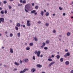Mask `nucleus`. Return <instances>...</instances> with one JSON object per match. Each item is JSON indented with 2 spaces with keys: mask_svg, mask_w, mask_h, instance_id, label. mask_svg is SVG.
<instances>
[{
  "mask_svg": "<svg viewBox=\"0 0 73 73\" xmlns=\"http://www.w3.org/2000/svg\"><path fill=\"white\" fill-rule=\"evenodd\" d=\"M29 8H30V6L29 5L27 4L25 6V11L27 13H29L28 10H29Z\"/></svg>",
  "mask_w": 73,
  "mask_h": 73,
  "instance_id": "obj_1",
  "label": "nucleus"
},
{
  "mask_svg": "<svg viewBox=\"0 0 73 73\" xmlns=\"http://www.w3.org/2000/svg\"><path fill=\"white\" fill-rule=\"evenodd\" d=\"M26 70H28V68H25L24 69L23 71L21 70L20 72V73H24L26 72Z\"/></svg>",
  "mask_w": 73,
  "mask_h": 73,
  "instance_id": "obj_2",
  "label": "nucleus"
},
{
  "mask_svg": "<svg viewBox=\"0 0 73 73\" xmlns=\"http://www.w3.org/2000/svg\"><path fill=\"white\" fill-rule=\"evenodd\" d=\"M29 60L27 58L23 60V62H28Z\"/></svg>",
  "mask_w": 73,
  "mask_h": 73,
  "instance_id": "obj_3",
  "label": "nucleus"
},
{
  "mask_svg": "<svg viewBox=\"0 0 73 73\" xmlns=\"http://www.w3.org/2000/svg\"><path fill=\"white\" fill-rule=\"evenodd\" d=\"M40 53H41V52H40V51H39L37 52L36 54V56H37V57H40Z\"/></svg>",
  "mask_w": 73,
  "mask_h": 73,
  "instance_id": "obj_4",
  "label": "nucleus"
},
{
  "mask_svg": "<svg viewBox=\"0 0 73 73\" xmlns=\"http://www.w3.org/2000/svg\"><path fill=\"white\" fill-rule=\"evenodd\" d=\"M0 20L2 23H4V19L3 18H0Z\"/></svg>",
  "mask_w": 73,
  "mask_h": 73,
  "instance_id": "obj_5",
  "label": "nucleus"
},
{
  "mask_svg": "<svg viewBox=\"0 0 73 73\" xmlns=\"http://www.w3.org/2000/svg\"><path fill=\"white\" fill-rule=\"evenodd\" d=\"M30 22V21H27V25L28 27H29L30 25H31V23H29Z\"/></svg>",
  "mask_w": 73,
  "mask_h": 73,
  "instance_id": "obj_6",
  "label": "nucleus"
},
{
  "mask_svg": "<svg viewBox=\"0 0 73 73\" xmlns=\"http://www.w3.org/2000/svg\"><path fill=\"white\" fill-rule=\"evenodd\" d=\"M14 64H15V65H17V66H19V65H20V64H19V63L18 62H15Z\"/></svg>",
  "mask_w": 73,
  "mask_h": 73,
  "instance_id": "obj_7",
  "label": "nucleus"
},
{
  "mask_svg": "<svg viewBox=\"0 0 73 73\" xmlns=\"http://www.w3.org/2000/svg\"><path fill=\"white\" fill-rule=\"evenodd\" d=\"M31 72H32V73H34L36 71V69L33 68L31 69Z\"/></svg>",
  "mask_w": 73,
  "mask_h": 73,
  "instance_id": "obj_8",
  "label": "nucleus"
},
{
  "mask_svg": "<svg viewBox=\"0 0 73 73\" xmlns=\"http://www.w3.org/2000/svg\"><path fill=\"white\" fill-rule=\"evenodd\" d=\"M66 35L67 36H70V35H71V33L70 32H68L67 33Z\"/></svg>",
  "mask_w": 73,
  "mask_h": 73,
  "instance_id": "obj_9",
  "label": "nucleus"
},
{
  "mask_svg": "<svg viewBox=\"0 0 73 73\" xmlns=\"http://www.w3.org/2000/svg\"><path fill=\"white\" fill-rule=\"evenodd\" d=\"M36 66L37 67H38V68H41V67H42V65L38 64L36 65Z\"/></svg>",
  "mask_w": 73,
  "mask_h": 73,
  "instance_id": "obj_10",
  "label": "nucleus"
},
{
  "mask_svg": "<svg viewBox=\"0 0 73 73\" xmlns=\"http://www.w3.org/2000/svg\"><path fill=\"white\" fill-rule=\"evenodd\" d=\"M10 52L11 53H13V50L12 48H10Z\"/></svg>",
  "mask_w": 73,
  "mask_h": 73,
  "instance_id": "obj_11",
  "label": "nucleus"
},
{
  "mask_svg": "<svg viewBox=\"0 0 73 73\" xmlns=\"http://www.w3.org/2000/svg\"><path fill=\"white\" fill-rule=\"evenodd\" d=\"M65 64L66 65H69V62L68 61H66L65 62Z\"/></svg>",
  "mask_w": 73,
  "mask_h": 73,
  "instance_id": "obj_12",
  "label": "nucleus"
},
{
  "mask_svg": "<svg viewBox=\"0 0 73 73\" xmlns=\"http://www.w3.org/2000/svg\"><path fill=\"white\" fill-rule=\"evenodd\" d=\"M36 10H33L31 12V13H35V12H36Z\"/></svg>",
  "mask_w": 73,
  "mask_h": 73,
  "instance_id": "obj_13",
  "label": "nucleus"
},
{
  "mask_svg": "<svg viewBox=\"0 0 73 73\" xmlns=\"http://www.w3.org/2000/svg\"><path fill=\"white\" fill-rule=\"evenodd\" d=\"M50 42V41L49 40H47L46 41V44H49Z\"/></svg>",
  "mask_w": 73,
  "mask_h": 73,
  "instance_id": "obj_14",
  "label": "nucleus"
},
{
  "mask_svg": "<svg viewBox=\"0 0 73 73\" xmlns=\"http://www.w3.org/2000/svg\"><path fill=\"white\" fill-rule=\"evenodd\" d=\"M44 11H41V12H40V15L41 16H44Z\"/></svg>",
  "mask_w": 73,
  "mask_h": 73,
  "instance_id": "obj_15",
  "label": "nucleus"
},
{
  "mask_svg": "<svg viewBox=\"0 0 73 73\" xmlns=\"http://www.w3.org/2000/svg\"><path fill=\"white\" fill-rule=\"evenodd\" d=\"M46 16H48L49 15V13L48 12L46 13H45Z\"/></svg>",
  "mask_w": 73,
  "mask_h": 73,
  "instance_id": "obj_16",
  "label": "nucleus"
},
{
  "mask_svg": "<svg viewBox=\"0 0 73 73\" xmlns=\"http://www.w3.org/2000/svg\"><path fill=\"white\" fill-rule=\"evenodd\" d=\"M17 36L18 37H20L21 35H20V33H18L17 34Z\"/></svg>",
  "mask_w": 73,
  "mask_h": 73,
  "instance_id": "obj_17",
  "label": "nucleus"
},
{
  "mask_svg": "<svg viewBox=\"0 0 73 73\" xmlns=\"http://www.w3.org/2000/svg\"><path fill=\"white\" fill-rule=\"evenodd\" d=\"M56 58H57V59H59L60 58V56L58 55H57L56 56Z\"/></svg>",
  "mask_w": 73,
  "mask_h": 73,
  "instance_id": "obj_18",
  "label": "nucleus"
},
{
  "mask_svg": "<svg viewBox=\"0 0 73 73\" xmlns=\"http://www.w3.org/2000/svg\"><path fill=\"white\" fill-rule=\"evenodd\" d=\"M62 37V35H59L58 36V38H61Z\"/></svg>",
  "mask_w": 73,
  "mask_h": 73,
  "instance_id": "obj_19",
  "label": "nucleus"
},
{
  "mask_svg": "<svg viewBox=\"0 0 73 73\" xmlns=\"http://www.w3.org/2000/svg\"><path fill=\"white\" fill-rule=\"evenodd\" d=\"M17 27H19L20 26V23H17Z\"/></svg>",
  "mask_w": 73,
  "mask_h": 73,
  "instance_id": "obj_20",
  "label": "nucleus"
},
{
  "mask_svg": "<svg viewBox=\"0 0 73 73\" xmlns=\"http://www.w3.org/2000/svg\"><path fill=\"white\" fill-rule=\"evenodd\" d=\"M66 54L67 56H70V54L69 52H67L66 53Z\"/></svg>",
  "mask_w": 73,
  "mask_h": 73,
  "instance_id": "obj_21",
  "label": "nucleus"
},
{
  "mask_svg": "<svg viewBox=\"0 0 73 73\" xmlns=\"http://www.w3.org/2000/svg\"><path fill=\"white\" fill-rule=\"evenodd\" d=\"M60 61H61V62H63V61H64V58H60Z\"/></svg>",
  "mask_w": 73,
  "mask_h": 73,
  "instance_id": "obj_22",
  "label": "nucleus"
},
{
  "mask_svg": "<svg viewBox=\"0 0 73 73\" xmlns=\"http://www.w3.org/2000/svg\"><path fill=\"white\" fill-rule=\"evenodd\" d=\"M27 1L25 0H24L23 2L22 3L23 4H25L26 3Z\"/></svg>",
  "mask_w": 73,
  "mask_h": 73,
  "instance_id": "obj_23",
  "label": "nucleus"
},
{
  "mask_svg": "<svg viewBox=\"0 0 73 73\" xmlns=\"http://www.w3.org/2000/svg\"><path fill=\"white\" fill-rule=\"evenodd\" d=\"M29 45L30 46H33V43H31L29 44Z\"/></svg>",
  "mask_w": 73,
  "mask_h": 73,
  "instance_id": "obj_24",
  "label": "nucleus"
},
{
  "mask_svg": "<svg viewBox=\"0 0 73 73\" xmlns=\"http://www.w3.org/2000/svg\"><path fill=\"white\" fill-rule=\"evenodd\" d=\"M48 60L49 61H52V59L51 58H48Z\"/></svg>",
  "mask_w": 73,
  "mask_h": 73,
  "instance_id": "obj_25",
  "label": "nucleus"
},
{
  "mask_svg": "<svg viewBox=\"0 0 73 73\" xmlns=\"http://www.w3.org/2000/svg\"><path fill=\"white\" fill-rule=\"evenodd\" d=\"M30 48L29 47H27L26 48V50H30Z\"/></svg>",
  "mask_w": 73,
  "mask_h": 73,
  "instance_id": "obj_26",
  "label": "nucleus"
},
{
  "mask_svg": "<svg viewBox=\"0 0 73 73\" xmlns=\"http://www.w3.org/2000/svg\"><path fill=\"white\" fill-rule=\"evenodd\" d=\"M49 23H46L45 24V25L46 26V27H48V26H49Z\"/></svg>",
  "mask_w": 73,
  "mask_h": 73,
  "instance_id": "obj_27",
  "label": "nucleus"
},
{
  "mask_svg": "<svg viewBox=\"0 0 73 73\" xmlns=\"http://www.w3.org/2000/svg\"><path fill=\"white\" fill-rule=\"evenodd\" d=\"M42 45H43V46H45V45H46L45 43L43 42L42 43Z\"/></svg>",
  "mask_w": 73,
  "mask_h": 73,
  "instance_id": "obj_28",
  "label": "nucleus"
},
{
  "mask_svg": "<svg viewBox=\"0 0 73 73\" xmlns=\"http://www.w3.org/2000/svg\"><path fill=\"white\" fill-rule=\"evenodd\" d=\"M33 59L34 60H36V57H35V56H33Z\"/></svg>",
  "mask_w": 73,
  "mask_h": 73,
  "instance_id": "obj_29",
  "label": "nucleus"
},
{
  "mask_svg": "<svg viewBox=\"0 0 73 73\" xmlns=\"http://www.w3.org/2000/svg\"><path fill=\"white\" fill-rule=\"evenodd\" d=\"M37 38L35 37V38H34V40H35V41H37Z\"/></svg>",
  "mask_w": 73,
  "mask_h": 73,
  "instance_id": "obj_30",
  "label": "nucleus"
},
{
  "mask_svg": "<svg viewBox=\"0 0 73 73\" xmlns=\"http://www.w3.org/2000/svg\"><path fill=\"white\" fill-rule=\"evenodd\" d=\"M44 49H45V50H47L48 49V48L47 47H45L44 48Z\"/></svg>",
  "mask_w": 73,
  "mask_h": 73,
  "instance_id": "obj_31",
  "label": "nucleus"
},
{
  "mask_svg": "<svg viewBox=\"0 0 73 73\" xmlns=\"http://www.w3.org/2000/svg\"><path fill=\"white\" fill-rule=\"evenodd\" d=\"M10 37H12V36H13V34H12V33L10 34Z\"/></svg>",
  "mask_w": 73,
  "mask_h": 73,
  "instance_id": "obj_32",
  "label": "nucleus"
},
{
  "mask_svg": "<svg viewBox=\"0 0 73 73\" xmlns=\"http://www.w3.org/2000/svg\"><path fill=\"white\" fill-rule=\"evenodd\" d=\"M35 8L36 9H38V6H35Z\"/></svg>",
  "mask_w": 73,
  "mask_h": 73,
  "instance_id": "obj_33",
  "label": "nucleus"
},
{
  "mask_svg": "<svg viewBox=\"0 0 73 73\" xmlns=\"http://www.w3.org/2000/svg\"><path fill=\"white\" fill-rule=\"evenodd\" d=\"M1 14H4V11L3 10L1 11Z\"/></svg>",
  "mask_w": 73,
  "mask_h": 73,
  "instance_id": "obj_34",
  "label": "nucleus"
},
{
  "mask_svg": "<svg viewBox=\"0 0 73 73\" xmlns=\"http://www.w3.org/2000/svg\"><path fill=\"white\" fill-rule=\"evenodd\" d=\"M3 3L4 4H7V1H3Z\"/></svg>",
  "mask_w": 73,
  "mask_h": 73,
  "instance_id": "obj_35",
  "label": "nucleus"
},
{
  "mask_svg": "<svg viewBox=\"0 0 73 73\" xmlns=\"http://www.w3.org/2000/svg\"><path fill=\"white\" fill-rule=\"evenodd\" d=\"M22 5H21L20 4H18V6H19V7H22Z\"/></svg>",
  "mask_w": 73,
  "mask_h": 73,
  "instance_id": "obj_36",
  "label": "nucleus"
},
{
  "mask_svg": "<svg viewBox=\"0 0 73 73\" xmlns=\"http://www.w3.org/2000/svg\"><path fill=\"white\" fill-rule=\"evenodd\" d=\"M11 8H12V7H11V5H9V9H11Z\"/></svg>",
  "mask_w": 73,
  "mask_h": 73,
  "instance_id": "obj_37",
  "label": "nucleus"
},
{
  "mask_svg": "<svg viewBox=\"0 0 73 73\" xmlns=\"http://www.w3.org/2000/svg\"><path fill=\"white\" fill-rule=\"evenodd\" d=\"M59 9L60 10H62V7H59Z\"/></svg>",
  "mask_w": 73,
  "mask_h": 73,
  "instance_id": "obj_38",
  "label": "nucleus"
},
{
  "mask_svg": "<svg viewBox=\"0 0 73 73\" xmlns=\"http://www.w3.org/2000/svg\"><path fill=\"white\" fill-rule=\"evenodd\" d=\"M5 14H7V10H5Z\"/></svg>",
  "mask_w": 73,
  "mask_h": 73,
  "instance_id": "obj_39",
  "label": "nucleus"
},
{
  "mask_svg": "<svg viewBox=\"0 0 73 73\" xmlns=\"http://www.w3.org/2000/svg\"><path fill=\"white\" fill-rule=\"evenodd\" d=\"M15 29L16 30H19V28L17 27H15Z\"/></svg>",
  "mask_w": 73,
  "mask_h": 73,
  "instance_id": "obj_40",
  "label": "nucleus"
},
{
  "mask_svg": "<svg viewBox=\"0 0 73 73\" xmlns=\"http://www.w3.org/2000/svg\"><path fill=\"white\" fill-rule=\"evenodd\" d=\"M50 64H51V65H53V64H54V62H52Z\"/></svg>",
  "mask_w": 73,
  "mask_h": 73,
  "instance_id": "obj_41",
  "label": "nucleus"
},
{
  "mask_svg": "<svg viewBox=\"0 0 73 73\" xmlns=\"http://www.w3.org/2000/svg\"><path fill=\"white\" fill-rule=\"evenodd\" d=\"M65 52H68V49H65Z\"/></svg>",
  "mask_w": 73,
  "mask_h": 73,
  "instance_id": "obj_42",
  "label": "nucleus"
},
{
  "mask_svg": "<svg viewBox=\"0 0 73 73\" xmlns=\"http://www.w3.org/2000/svg\"><path fill=\"white\" fill-rule=\"evenodd\" d=\"M53 33H56V31L55 30H54L53 31Z\"/></svg>",
  "mask_w": 73,
  "mask_h": 73,
  "instance_id": "obj_43",
  "label": "nucleus"
},
{
  "mask_svg": "<svg viewBox=\"0 0 73 73\" xmlns=\"http://www.w3.org/2000/svg\"><path fill=\"white\" fill-rule=\"evenodd\" d=\"M73 2L72 1V2H71V3H70V5H73Z\"/></svg>",
  "mask_w": 73,
  "mask_h": 73,
  "instance_id": "obj_44",
  "label": "nucleus"
},
{
  "mask_svg": "<svg viewBox=\"0 0 73 73\" xmlns=\"http://www.w3.org/2000/svg\"><path fill=\"white\" fill-rule=\"evenodd\" d=\"M34 53L35 54H37V51H36L34 52Z\"/></svg>",
  "mask_w": 73,
  "mask_h": 73,
  "instance_id": "obj_45",
  "label": "nucleus"
},
{
  "mask_svg": "<svg viewBox=\"0 0 73 73\" xmlns=\"http://www.w3.org/2000/svg\"><path fill=\"white\" fill-rule=\"evenodd\" d=\"M64 57H67V55H66V54L64 55Z\"/></svg>",
  "mask_w": 73,
  "mask_h": 73,
  "instance_id": "obj_46",
  "label": "nucleus"
},
{
  "mask_svg": "<svg viewBox=\"0 0 73 73\" xmlns=\"http://www.w3.org/2000/svg\"><path fill=\"white\" fill-rule=\"evenodd\" d=\"M32 5L33 6H34V5H35V3H32Z\"/></svg>",
  "mask_w": 73,
  "mask_h": 73,
  "instance_id": "obj_47",
  "label": "nucleus"
},
{
  "mask_svg": "<svg viewBox=\"0 0 73 73\" xmlns=\"http://www.w3.org/2000/svg\"><path fill=\"white\" fill-rule=\"evenodd\" d=\"M20 64H22V61L21 60H20Z\"/></svg>",
  "mask_w": 73,
  "mask_h": 73,
  "instance_id": "obj_48",
  "label": "nucleus"
},
{
  "mask_svg": "<svg viewBox=\"0 0 73 73\" xmlns=\"http://www.w3.org/2000/svg\"><path fill=\"white\" fill-rule=\"evenodd\" d=\"M66 15V14H65V13H63V15L64 16H65Z\"/></svg>",
  "mask_w": 73,
  "mask_h": 73,
  "instance_id": "obj_49",
  "label": "nucleus"
},
{
  "mask_svg": "<svg viewBox=\"0 0 73 73\" xmlns=\"http://www.w3.org/2000/svg\"><path fill=\"white\" fill-rule=\"evenodd\" d=\"M23 28H25V25H23Z\"/></svg>",
  "mask_w": 73,
  "mask_h": 73,
  "instance_id": "obj_50",
  "label": "nucleus"
},
{
  "mask_svg": "<svg viewBox=\"0 0 73 73\" xmlns=\"http://www.w3.org/2000/svg\"><path fill=\"white\" fill-rule=\"evenodd\" d=\"M51 65L52 64H51L50 63V64H49V67H50Z\"/></svg>",
  "mask_w": 73,
  "mask_h": 73,
  "instance_id": "obj_51",
  "label": "nucleus"
},
{
  "mask_svg": "<svg viewBox=\"0 0 73 73\" xmlns=\"http://www.w3.org/2000/svg\"><path fill=\"white\" fill-rule=\"evenodd\" d=\"M70 73H73V70H72L71 71H70Z\"/></svg>",
  "mask_w": 73,
  "mask_h": 73,
  "instance_id": "obj_52",
  "label": "nucleus"
},
{
  "mask_svg": "<svg viewBox=\"0 0 73 73\" xmlns=\"http://www.w3.org/2000/svg\"><path fill=\"white\" fill-rule=\"evenodd\" d=\"M42 57H43V55H40V57L41 58Z\"/></svg>",
  "mask_w": 73,
  "mask_h": 73,
  "instance_id": "obj_53",
  "label": "nucleus"
},
{
  "mask_svg": "<svg viewBox=\"0 0 73 73\" xmlns=\"http://www.w3.org/2000/svg\"><path fill=\"white\" fill-rule=\"evenodd\" d=\"M44 46L42 45L41 46V47L42 48H44Z\"/></svg>",
  "mask_w": 73,
  "mask_h": 73,
  "instance_id": "obj_54",
  "label": "nucleus"
},
{
  "mask_svg": "<svg viewBox=\"0 0 73 73\" xmlns=\"http://www.w3.org/2000/svg\"><path fill=\"white\" fill-rule=\"evenodd\" d=\"M51 57H54V55H52V56H51Z\"/></svg>",
  "mask_w": 73,
  "mask_h": 73,
  "instance_id": "obj_55",
  "label": "nucleus"
},
{
  "mask_svg": "<svg viewBox=\"0 0 73 73\" xmlns=\"http://www.w3.org/2000/svg\"><path fill=\"white\" fill-rule=\"evenodd\" d=\"M34 14L35 15H36L37 14V12H35Z\"/></svg>",
  "mask_w": 73,
  "mask_h": 73,
  "instance_id": "obj_56",
  "label": "nucleus"
},
{
  "mask_svg": "<svg viewBox=\"0 0 73 73\" xmlns=\"http://www.w3.org/2000/svg\"><path fill=\"white\" fill-rule=\"evenodd\" d=\"M4 67H5V68H6V67H7V65H4Z\"/></svg>",
  "mask_w": 73,
  "mask_h": 73,
  "instance_id": "obj_57",
  "label": "nucleus"
},
{
  "mask_svg": "<svg viewBox=\"0 0 73 73\" xmlns=\"http://www.w3.org/2000/svg\"><path fill=\"white\" fill-rule=\"evenodd\" d=\"M44 13H45V12H46V10H44Z\"/></svg>",
  "mask_w": 73,
  "mask_h": 73,
  "instance_id": "obj_58",
  "label": "nucleus"
},
{
  "mask_svg": "<svg viewBox=\"0 0 73 73\" xmlns=\"http://www.w3.org/2000/svg\"><path fill=\"white\" fill-rule=\"evenodd\" d=\"M20 3H22V2H23V0H21L20 1Z\"/></svg>",
  "mask_w": 73,
  "mask_h": 73,
  "instance_id": "obj_59",
  "label": "nucleus"
},
{
  "mask_svg": "<svg viewBox=\"0 0 73 73\" xmlns=\"http://www.w3.org/2000/svg\"><path fill=\"white\" fill-rule=\"evenodd\" d=\"M2 9H3V8H2L0 7V10H2Z\"/></svg>",
  "mask_w": 73,
  "mask_h": 73,
  "instance_id": "obj_60",
  "label": "nucleus"
},
{
  "mask_svg": "<svg viewBox=\"0 0 73 73\" xmlns=\"http://www.w3.org/2000/svg\"><path fill=\"white\" fill-rule=\"evenodd\" d=\"M38 24H40L41 23V22L40 21H39L38 22Z\"/></svg>",
  "mask_w": 73,
  "mask_h": 73,
  "instance_id": "obj_61",
  "label": "nucleus"
},
{
  "mask_svg": "<svg viewBox=\"0 0 73 73\" xmlns=\"http://www.w3.org/2000/svg\"><path fill=\"white\" fill-rule=\"evenodd\" d=\"M55 15H56V14H53V16H55Z\"/></svg>",
  "mask_w": 73,
  "mask_h": 73,
  "instance_id": "obj_62",
  "label": "nucleus"
},
{
  "mask_svg": "<svg viewBox=\"0 0 73 73\" xmlns=\"http://www.w3.org/2000/svg\"><path fill=\"white\" fill-rule=\"evenodd\" d=\"M2 49H4V46H2Z\"/></svg>",
  "mask_w": 73,
  "mask_h": 73,
  "instance_id": "obj_63",
  "label": "nucleus"
},
{
  "mask_svg": "<svg viewBox=\"0 0 73 73\" xmlns=\"http://www.w3.org/2000/svg\"><path fill=\"white\" fill-rule=\"evenodd\" d=\"M5 34H7V33H8V32H5Z\"/></svg>",
  "mask_w": 73,
  "mask_h": 73,
  "instance_id": "obj_64",
  "label": "nucleus"
}]
</instances>
